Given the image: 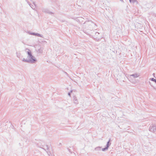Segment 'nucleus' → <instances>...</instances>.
Listing matches in <instances>:
<instances>
[{"label":"nucleus","instance_id":"f257e3e1","mask_svg":"<svg viewBox=\"0 0 156 156\" xmlns=\"http://www.w3.org/2000/svg\"><path fill=\"white\" fill-rule=\"evenodd\" d=\"M83 27H85V29L87 28V31L90 30L94 28L96 26V24L91 21H89L85 22L83 25Z\"/></svg>","mask_w":156,"mask_h":156},{"label":"nucleus","instance_id":"f03ea898","mask_svg":"<svg viewBox=\"0 0 156 156\" xmlns=\"http://www.w3.org/2000/svg\"><path fill=\"white\" fill-rule=\"evenodd\" d=\"M27 58L29 60H30V63H34L37 61L35 57L32 55L31 53L28 55Z\"/></svg>","mask_w":156,"mask_h":156},{"label":"nucleus","instance_id":"7ed1b4c3","mask_svg":"<svg viewBox=\"0 0 156 156\" xmlns=\"http://www.w3.org/2000/svg\"><path fill=\"white\" fill-rule=\"evenodd\" d=\"M83 31L86 33L92 36H95V34L96 33V31L92 30L87 31L86 30H84V29H83Z\"/></svg>","mask_w":156,"mask_h":156},{"label":"nucleus","instance_id":"20e7f679","mask_svg":"<svg viewBox=\"0 0 156 156\" xmlns=\"http://www.w3.org/2000/svg\"><path fill=\"white\" fill-rule=\"evenodd\" d=\"M110 141L111 139H110L107 142L106 147L105 148L102 149V150L103 151H105L108 149L109 147L111 144V143L110 142Z\"/></svg>","mask_w":156,"mask_h":156},{"label":"nucleus","instance_id":"39448f33","mask_svg":"<svg viewBox=\"0 0 156 156\" xmlns=\"http://www.w3.org/2000/svg\"><path fill=\"white\" fill-rule=\"evenodd\" d=\"M126 76L125 75L124 73H120V75L119 74L118 75V78H119V79L121 80L124 81L123 78L125 77Z\"/></svg>","mask_w":156,"mask_h":156},{"label":"nucleus","instance_id":"423d86ee","mask_svg":"<svg viewBox=\"0 0 156 156\" xmlns=\"http://www.w3.org/2000/svg\"><path fill=\"white\" fill-rule=\"evenodd\" d=\"M29 34L31 35H35L37 36L41 37L42 38H44L43 36L42 35L39 34L37 33H32L31 32H29Z\"/></svg>","mask_w":156,"mask_h":156},{"label":"nucleus","instance_id":"0eeeda50","mask_svg":"<svg viewBox=\"0 0 156 156\" xmlns=\"http://www.w3.org/2000/svg\"><path fill=\"white\" fill-rule=\"evenodd\" d=\"M42 11L44 12L50 14H53L52 12L50 11L48 9L43 8L42 9Z\"/></svg>","mask_w":156,"mask_h":156},{"label":"nucleus","instance_id":"6e6552de","mask_svg":"<svg viewBox=\"0 0 156 156\" xmlns=\"http://www.w3.org/2000/svg\"><path fill=\"white\" fill-rule=\"evenodd\" d=\"M33 3L34 5H31V4H30V3L29 2H27V3L32 8V9L36 10L35 9V7L36 6V5L35 4V2H33Z\"/></svg>","mask_w":156,"mask_h":156},{"label":"nucleus","instance_id":"1a4fd4ad","mask_svg":"<svg viewBox=\"0 0 156 156\" xmlns=\"http://www.w3.org/2000/svg\"><path fill=\"white\" fill-rule=\"evenodd\" d=\"M154 126L153 125L152 126H151L149 128V130L150 131L154 133Z\"/></svg>","mask_w":156,"mask_h":156},{"label":"nucleus","instance_id":"9d476101","mask_svg":"<svg viewBox=\"0 0 156 156\" xmlns=\"http://www.w3.org/2000/svg\"><path fill=\"white\" fill-rule=\"evenodd\" d=\"M139 76V75L137 73H135L132 75H130V77L132 76L133 78H136L138 77Z\"/></svg>","mask_w":156,"mask_h":156},{"label":"nucleus","instance_id":"9b49d317","mask_svg":"<svg viewBox=\"0 0 156 156\" xmlns=\"http://www.w3.org/2000/svg\"><path fill=\"white\" fill-rule=\"evenodd\" d=\"M74 103L76 104H78V101L77 98L75 97H74L73 100Z\"/></svg>","mask_w":156,"mask_h":156},{"label":"nucleus","instance_id":"f8f14e48","mask_svg":"<svg viewBox=\"0 0 156 156\" xmlns=\"http://www.w3.org/2000/svg\"><path fill=\"white\" fill-rule=\"evenodd\" d=\"M22 61L25 62L30 63V60H29V59H27L23 58V59Z\"/></svg>","mask_w":156,"mask_h":156},{"label":"nucleus","instance_id":"ddd939ff","mask_svg":"<svg viewBox=\"0 0 156 156\" xmlns=\"http://www.w3.org/2000/svg\"><path fill=\"white\" fill-rule=\"evenodd\" d=\"M101 147H96L95 148V150L96 151H101Z\"/></svg>","mask_w":156,"mask_h":156},{"label":"nucleus","instance_id":"4468645a","mask_svg":"<svg viewBox=\"0 0 156 156\" xmlns=\"http://www.w3.org/2000/svg\"><path fill=\"white\" fill-rule=\"evenodd\" d=\"M26 51L28 55L31 53L30 51L27 48Z\"/></svg>","mask_w":156,"mask_h":156},{"label":"nucleus","instance_id":"2eb2a0df","mask_svg":"<svg viewBox=\"0 0 156 156\" xmlns=\"http://www.w3.org/2000/svg\"><path fill=\"white\" fill-rule=\"evenodd\" d=\"M150 80H151V81L154 82L156 83V80L155 79H154V78H151L150 79Z\"/></svg>","mask_w":156,"mask_h":156},{"label":"nucleus","instance_id":"dca6fc26","mask_svg":"<svg viewBox=\"0 0 156 156\" xmlns=\"http://www.w3.org/2000/svg\"><path fill=\"white\" fill-rule=\"evenodd\" d=\"M41 147V148H42L44 149L45 150H46V149H48V146L47 145H46L45 146V147L44 148H43V147Z\"/></svg>","mask_w":156,"mask_h":156},{"label":"nucleus","instance_id":"f3484780","mask_svg":"<svg viewBox=\"0 0 156 156\" xmlns=\"http://www.w3.org/2000/svg\"><path fill=\"white\" fill-rule=\"evenodd\" d=\"M129 1L130 3H134L136 2V0H129Z\"/></svg>","mask_w":156,"mask_h":156},{"label":"nucleus","instance_id":"a211bd4d","mask_svg":"<svg viewBox=\"0 0 156 156\" xmlns=\"http://www.w3.org/2000/svg\"><path fill=\"white\" fill-rule=\"evenodd\" d=\"M38 51L40 53H42L43 52V50L41 49H39L38 50Z\"/></svg>","mask_w":156,"mask_h":156},{"label":"nucleus","instance_id":"6ab92c4d","mask_svg":"<svg viewBox=\"0 0 156 156\" xmlns=\"http://www.w3.org/2000/svg\"><path fill=\"white\" fill-rule=\"evenodd\" d=\"M99 33L97 32H96V33L95 34V36L94 37H95V36H98V35L99 34Z\"/></svg>","mask_w":156,"mask_h":156},{"label":"nucleus","instance_id":"aec40b11","mask_svg":"<svg viewBox=\"0 0 156 156\" xmlns=\"http://www.w3.org/2000/svg\"><path fill=\"white\" fill-rule=\"evenodd\" d=\"M154 133L156 134V126H154Z\"/></svg>","mask_w":156,"mask_h":156},{"label":"nucleus","instance_id":"412c9836","mask_svg":"<svg viewBox=\"0 0 156 156\" xmlns=\"http://www.w3.org/2000/svg\"><path fill=\"white\" fill-rule=\"evenodd\" d=\"M72 92V90H71L70 92H69L68 93V95L69 96H70V95H71V92Z\"/></svg>","mask_w":156,"mask_h":156},{"label":"nucleus","instance_id":"4be33fe9","mask_svg":"<svg viewBox=\"0 0 156 156\" xmlns=\"http://www.w3.org/2000/svg\"><path fill=\"white\" fill-rule=\"evenodd\" d=\"M153 76L154 77H155V73H153L152 74Z\"/></svg>","mask_w":156,"mask_h":156},{"label":"nucleus","instance_id":"5701e85b","mask_svg":"<svg viewBox=\"0 0 156 156\" xmlns=\"http://www.w3.org/2000/svg\"><path fill=\"white\" fill-rule=\"evenodd\" d=\"M153 88L154 89H155V90H156V88H155V87H153Z\"/></svg>","mask_w":156,"mask_h":156},{"label":"nucleus","instance_id":"b1692460","mask_svg":"<svg viewBox=\"0 0 156 156\" xmlns=\"http://www.w3.org/2000/svg\"><path fill=\"white\" fill-rule=\"evenodd\" d=\"M68 150L69 151V152H71V151H70V150L69 149V148H68Z\"/></svg>","mask_w":156,"mask_h":156},{"label":"nucleus","instance_id":"393cba45","mask_svg":"<svg viewBox=\"0 0 156 156\" xmlns=\"http://www.w3.org/2000/svg\"><path fill=\"white\" fill-rule=\"evenodd\" d=\"M120 1H121V2H123V0H120Z\"/></svg>","mask_w":156,"mask_h":156}]
</instances>
